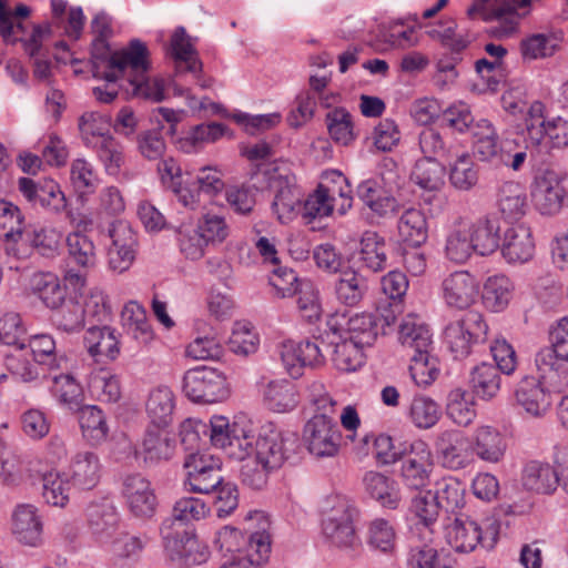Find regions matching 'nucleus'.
<instances>
[{"instance_id":"obj_22","label":"nucleus","mask_w":568,"mask_h":568,"mask_svg":"<svg viewBox=\"0 0 568 568\" xmlns=\"http://www.w3.org/2000/svg\"><path fill=\"white\" fill-rule=\"evenodd\" d=\"M496 205L504 220H521L528 211L526 189L518 182L503 183L497 191Z\"/></svg>"},{"instance_id":"obj_7","label":"nucleus","mask_w":568,"mask_h":568,"mask_svg":"<svg viewBox=\"0 0 568 568\" xmlns=\"http://www.w3.org/2000/svg\"><path fill=\"white\" fill-rule=\"evenodd\" d=\"M534 207L542 215H555L568 203V174L555 170L538 173L531 187Z\"/></svg>"},{"instance_id":"obj_21","label":"nucleus","mask_w":568,"mask_h":568,"mask_svg":"<svg viewBox=\"0 0 568 568\" xmlns=\"http://www.w3.org/2000/svg\"><path fill=\"white\" fill-rule=\"evenodd\" d=\"M501 253L509 263L529 261L535 253V242L530 227L525 224H517L506 230Z\"/></svg>"},{"instance_id":"obj_33","label":"nucleus","mask_w":568,"mask_h":568,"mask_svg":"<svg viewBox=\"0 0 568 568\" xmlns=\"http://www.w3.org/2000/svg\"><path fill=\"white\" fill-rule=\"evenodd\" d=\"M84 344L95 361H101L103 357L113 361L120 353L115 331L109 326L90 327L84 335Z\"/></svg>"},{"instance_id":"obj_35","label":"nucleus","mask_w":568,"mask_h":568,"mask_svg":"<svg viewBox=\"0 0 568 568\" xmlns=\"http://www.w3.org/2000/svg\"><path fill=\"white\" fill-rule=\"evenodd\" d=\"M564 40L561 31H552L548 33H534L520 42V53L525 60L547 59L560 49Z\"/></svg>"},{"instance_id":"obj_27","label":"nucleus","mask_w":568,"mask_h":568,"mask_svg":"<svg viewBox=\"0 0 568 568\" xmlns=\"http://www.w3.org/2000/svg\"><path fill=\"white\" fill-rule=\"evenodd\" d=\"M474 252L481 256L494 253L499 247V221L494 216H484L467 226Z\"/></svg>"},{"instance_id":"obj_9","label":"nucleus","mask_w":568,"mask_h":568,"mask_svg":"<svg viewBox=\"0 0 568 568\" xmlns=\"http://www.w3.org/2000/svg\"><path fill=\"white\" fill-rule=\"evenodd\" d=\"M540 1L530 0L528 7L523 9L517 8L515 0H475L467 13L470 17L479 14L484 20H499V34L508 37L517 31L520 20L530 14L532 4Z\"/></svg>"},{"instance_id":"obj_58","label":"nucleus","mask_w":568,"mask_h":568,"mask_svg":"<svg viewBox=\"0 0 568 568\" xmlns=\"http://www.w3.org/2000/svg\"><path fill=\"white\" fill-rule=\"evenodd\" d=\"M397 444L385 434L365 435L357 445L358 453L364 457H372L378 462H393Z\"/></svg>"},{"instance_id":"obj_64","label":"nucleus","mask_w":568,"mask_h":568,"mask_svg":"<svg viewBox=\"0 0 568 568\" xmlns=\"http://www.w3.org/2000/svg\"><path fill=\"white\" fill-rule=\"evenodd\" d=\"M196 225L207 245L222 244L231 234V227L225 217L213 212L202 214Z\"/></svg>"},{"instance_id":"obj_51","label":"nucleus","mask_w":568,"mask_h":568,"mask_svg":"<svg viewBox=\"0 0 568 568\" xmlns=\"http://www.w3.org/2000/svg\"><path fill=\"white\" fill-rule=\"evenodd\" d=\"M220 471L221 467L215 464H207L194 470H189L183 481L185 490L193 494H210L223 481Z\"/></svg>"},{"instance_id":"obj_39","label":"nucleus","mask_w":568,"mask_h":568,"mask_svg":"<svg viewBox=\"0 0 568 568\" xmlns=\"http://www.w3.org/2000/svg\"><path fill=\"white\" fill-rule=\"evenodd\" d=\"M24 219L20 209L11 202L0 200V239L8 243L7 252L17 255L10 243H18L22 237Z\"/></svg>"},{"instance_id":"obj_49","label":"nucleus","mask_w":568,"mask_h":568,"mask_svg":"<svg viewBox=\"0 0 568 568\" xmlns=\"http://www.w3.org/2000/svg\"><path fill=\"white\" fill-rule=\"evenodd\" d=\"M176 241L180 252L191 261H197L205 254L209 246L197 225L192 221L181 222L175 226Z\"/></svg>"},{"instance_id":"obj_46","label":"nucleus","mask_w":568,"mask_h":568,"mask_svg":"<svg viewBox=\"0 0 568 568\" xmlns=\"http://www.w3.org/2000/svg\"><path fill=\"white\" fill-rule=\"evenodd\" d=\"M558 467L551 464H528L524 469L523 483L529 490L549 494L559 484Z\"/></svg>"},{"instance_id":"obj_45","label":"nucleus","mask_w":568,"mask_h":568,"mask_svg":"<svg viewBox=\"0 0 568 568\" xmlns=\"http://www.w3.org/2000/svg\"><path fill=\"white\" fill-rule=\"evenodd\" d=\"M50 320L58 331L68 334L79 333L85 326V310L82 307V303L69 298L52 312Z\"/></svg>"},{"instance_id":"obj_4","label":"nucleus","mask_w":568,"mask_h":568,"mask_svg":"<svg viewBox=\"0 0 568 568\" xmlns=\"http://www.w3.org/2000/svg\"><path fill=\"white\" fill-rule=\"evenodd\" d=\"M230 459L235 462H282L290 459L283 450L280 430L273 423L261 426L257 436L250 435L245 429L243 438L235 439L230 446Z\"/></svg>"},{"instance_id":"obj_50","label":"nucleus","mask_w":568,"mask_h":568,"mask_svg":"<svg viewBox=\"0 0 568 568\" xmlns=\"http://www.w3.org/2000/svg\"><path fill=\"white\" fill-rule=\"evenodd\" d=\"M474 136V153L481 161H491L499 153L498 134L493 124L486 120H478L471 128Z\"/></svg>"},{"instance_id":"obj_29","label":"nucleus","mask_w":568,"mask_h":568,"mask_svg":"<svg viewBox=\"0 0 568 568\" xmlns=\"http://www.w3.org/2000/svg\"><path fill=\"white\" fill-rule=\"evenodd\" d=\"M337 301L346 306L358 305L368 292L366 277L353 268L342 271L334 285Z\"/></svg>"},{"instance_id":"obj_32","label":"nucleus","mask_w":568,"mask_h":568,"mask_svg":"<svg viewBox=\"0 0 568 568\" xmlns=\"http://www.w3.org/2000/svg\"><path fill=\"white\" fill-rule=\"evenodd\" d=\"M175 407V396L168 386H158L149 394L145 409L152 423L158 428H165L172 422Z\"/></svg>"},{"instance_id":"obj_47","label":"nucleus","mask_w":568,"mask_h":568,"mask_svg":"<svg viewBox=\"0 0 568 568\" xmlns=\"http://www.w3.org/2000/svg\"><path fill=\"white\" fill-rule=\"evenodd\" d=\"M475 396L463 388H455L447 396L448 417L459 426H468L476 418Z\"/></svg>"},{"instance_id":"obj_48","label":"nucleus","mask_w":568,"mask_h":568,"mask_svg":"<svg viewBox=\"0 0 568 568\" xmlns=\"http://www.w3.org/2000/svg\"><path fill=\"white\" fill-rule=\"evenodd\" d=\"M110 118L99 112H85L79 119V131L87 146L95 148L104 139L113 138L110 134Z\"/></svg>"},{"instance_id":"obj_26","label":"nucleus","mask_w":568,"mask_h":568,"mask_svg":"<svg viewBox=\"0 0 568 568\" xmlns=\"http://www.w3.org/2000/svg\"><path fill=\"white\" fill-rule=\"evenodd\" d=\"M500 371L490 363H480L469 372L468 386L474 396L490 400L495 398L501 388Z\"/></svg>"},{"instance_id":"obj_20","label":"nucleus","mask_w":568,"mask_h":568,"mask_svg":"<svg viewBox=\"0 0 568 568\" xmlns=\"http://www.w3.org/2000/svg\"><path fill=\"white\" fill-rule=\"evenodd\" d=\"M343 323L335 318L331 323L334 335L342 333L344 336L354 339L357 344L369 346L377 337V321L371 313H358L349 318H342Z\"/></svg>"},{"instance_id":"obj_24","label":"nucleus","mask_w":568,"mask_h":568,"mask_svg":"<svg viewBox=\"0 0 568 568\" xmlns=\"http://www.w3.org/2000/svg\"><path fill=\"white\" fill-rule=\"evenodd\" d=\"M366 494L387 509H397L402 503V493L397 483L389 476L367 471L363 477Z\"/></svg>"},{"instance_id":"obj_13","label":"nucleus","mask_w":568,"mask_h":568,"mask_svg":"<svg viewBox=\"0 0 568 568\" xmlns=\"http://www.w3.org/2000/svg\"><path fill=\"white\" fill-rule=\"evenodd\" d=\"M303 436L308 452L317 458L334 457L339 450L342 433L337 423L307 420Z\"/></svg>"},{"instance_id":"obj_57","label":"nucleus","mask_w":568,"mask_h":568,"mask_svg":"<svg viewBox=\"0 0 568 568\" xmlns=\"http://www.w3.org/2000/svg\"><path fill=\"white\" fill-rule=\"evenodd\" d=\"M473 252L469 230L466 224H459L448 233L444 253L449 261L463 264L471 256Z\"/></svg>"},{"instance_id":"obj_1","label":"nucleus","mask_w":568,"mask_h":568,"mask_svg":"<svg viewBox=\"0 0 568 568\" xmlns=\"http://www.w3.org/2000/svg\"><path fill=\"white\" fill-rule=\"evenodd\" d=\"M112 69L126 74L131 87V97L161 102L165 99V81L163 78L146 75L150 61L149 50L140 40H132L129 45L115 53L110 59Z\"/></svg>"},{"instance_id":"obj_42","label":"nucleus","mask_w":568,"mask_h":568,"mask_svg":"<svg viewBox=\"0 0 568 568\" xmlns=\"http://www.w3.org/2000/svg\"><path fill=\"white\" fill-rule=\"evenodd\" d=\"M514 285L505 275L489 276L483 287V303L491 312H501L509 304Z\"/></svg>"},{"instance_id":"obj_34","label":"nucleus","mask_w":568,"mask_h":568,"mask_svg":"<svg viewBox=\"0 0 568 568\" xmlns=\"http://www.w3.org/2000/svg\"><path fill=\"white\" fill-rule=\"evenodd\" d=\"M333 335L331 345H333L332 361L335 367L342 372H354L364 363L362 344L344 336L342 333Z\"/></svg>"},{"instance_id":"obj_43","label":"nucleus","mask_w":568,"mask_h":568,"mask_svg":"<svg viewBox=\"0 0 568 568\" xmlns=\"http://www.w3.org/2000/svg\"><path fill=\"white\" fill-rule=\"evenodd\" d=\"M325 123L329 138L339 145L348 146L357 139L352 114L344 108L327 112Z\"/></svg>"},{"instance_id":"obj_61","label":"nucleus","mask_w":568,"mask_h":568,"mask_svg":"<svg viewBox=\"0 0 568 568\" xmlns=\"http://www.w3.org/2000/svg\"><path fill=\"white\" fill-rule=\"evenodd\" d=\"M399 478L409 490H428L429 486L437 483L433 464H402Z\"/></svg>"},{"instance_id":"obj_23","label":"nucleus","mask_w":568,"mask_h":568,"mask_svg":"<svg viewBox=\"0 0 568 568\" xmlns=\"http://www.w3.org/2000/svg\"><path fill=\"white\" fill-rule=\"evenodd\" d=\"M12 534L26 546L37 547L42 541V523L37 508L29 504L17 506L12 516Z\"/></svg>"},{"instance_id":"obj_36","label":"nucleus","mask_w":568,"mask_h":568,"mask_svg":"<svg viewBox=\"0 0 568 568\" xmlns=\"http://www.w3.org/2000/svg\"><path fill=\"white\" fill-rule=\"evenodd\" d=\"M506 448V439L495 428L484 426L476 430L473 450L478 458L485 462H499L504 458Z\"/></svg>"},{"instance_id":"obj_52","label":"nucleus","mask_w":568,"mask_h":568,"mask_svg":"<svg viewBox=\"0 0 568 568\" xmlns=\"http://www.w3.org/2000/svg\"><path fill=\"white\" fill-rule=\"evenodd\" d=\"M317 189L341 201L337 209L341 215L351 209L353 203L352 189L347 178L339 171L331 170L324 172Z\"/></svg>"},{"instance_id":"obj_6","label":"nucleus","mask_w":568,"mask_h":568,"mask_svg":"<svg viewBox=\"0 0 568 568\" xmlns=\"http://www.w3.org/2000/svg\"><path fill=\"white\" fill-rule=\"evenodd\" d=\"M182 388L185 396L195 403H217L226 399L230 395L223 373L207 366H197L186 371Z\"/></svg>"},{"instance_id":"obj_60","label":"nucleus","mask_w":568,"mask_h":568,"mask_svg":"<svg viewBox=\"0 0 568 568\" xmlns=\"http://www.w3.org/2000/svg\"><path fill=\"white\" fill-rule=\"evenodd\" d=\"M69 258L81 267H92L97 262L93 241L84 233L73 232L67 237Z\"/></svg>"},{"instance_id":"obj_41","label":"nucleus","mask_w":568,"mask_h":568,"mask_svg":"<svg viewBox=\"0 0 568 568\" xmlns=\"http://www.w3.org/2000/svg\"><path fill=\"white\" fill-rule=\"evenodd\" d=\"M501 103L505 111L513 115H523L526 125L542 118L545 105L540 101L529 103L526 92L521 88H511L501 95Z\"/></svg>"},{"instance_id":"obj_12","label":"nucleus","mask_w":568,"mask_h":568,"mask_svg":"<svg viewBox=\"0 0 568 568\" xmlns=\"http://www.w3.org/2000/svg\"><path fill=\"white\" fill-rule=\"evenodd\" d=\"M108 234L112 244L108 251V261L111 270L123 273L132 265L138 239L136 234L125 221H114L110 224Z\"/></svg>"},{"instance_id":"obj_59","label":"nucleus","mask_w":568,"mask_h":568,"mask_svg":"<svg viewBox=\"0 0 568 568\" xmlns=\"http://www.w3.org/2000/svg\"><path fill=\"white\" fill-rule=\"evenodd\" d=\"M210 514V507L197 497H182L178 499L172 509V517L164 521H171L172 527L179 523L187 525L192 521H199Z\"/></svg>"},{"instance_id":"obj_31","label":"nucleus","mask_w":568,"mask_h":568,"mask_svg":"<svg viewBox=\"0 0 568 568\" xmlns=\"http://www.w3.org/2000/svg\"><path fill=\"white\" fill-rule=\"evenodd\" d=\"M171 55L175 61V73H197L202 70V62L199 60L195 49L183 27L175 29L170 42Z\"/></svg>"},{"instance_id":"obj_54","label":"nucleus","mask_w":568,"mask_h":568,"mask_svg":"<svg viewBox=\"0 0 568 568\" xmlns=\"http://www.w3.org/2000/svg\"><path fill=\"white\" fill-rule=\"evenodd\" d=\"M367 545L376 551L392 554L396 544V531L393 524L385 518H375L367 525Z\"/></svg>"},{"instance_id":"obj_30","label":"nucleus","mask_w":568,"mask_h":568,"mask_svg":"<svg viewBox=\"0 0 568 568\" xmlns=\"http://www.w3.org/2000/svg\"><path fill=\"white\" fill-rule=\"evenodd\" d=\"M397 231L402 242L412 247H419L428 239L426 215L419 209L405 210L398 219Z\"/></svg>"},{"instance_id":"obj_55","label":"nucleus","mask_w":568,"mask_h":568,"mask_svg":"<svg viewBox=\"0 0 568 568\" xmlns=\"http://www.w3.org/2000/svg\"><path fill=\"white\" fill-rule=\"evenodd\" d=\"M456 28L455 20L448 19L432 26L426 33L430 39L438 41L444 48L448 49L452 54H459L469 45L470 40L456 33Z\"/></svg>"},{"instance_id":"obj_28","label":"nucleus","mask_w":568,"mask_h":568,"mask_svg":"<svg viewBox=\"0 0 568 568\" xmlns=\"http://www.w3.org/2000/svg\"><path fill=\"white\" fill-rule=\"evenodd\" d=\"M122 325L126 334L139 345L146 346L154 339L153 328L142 305L131 301L121 313Z\"/></svg>"},{"instance_id":"obj_14","label":"nucleus","mask_w":568,"mask_h":568,"mask_svg":"<svg viewBox=\"0 0 568 568\" xmlns=\"http://www.w3.org/2000/svg\"><path fill=\"white\" fill-rule=\"evenodd\" d=\"M122 485V493L131 513L140 518L152 517L158 501L150 481L140 474H129L123 477Z\"/></svg>"},{"instance_id":"obj_10","label":"nucleus","mask_w":568,"mask_h":568,"mask_svg":"<svg viewBox=\"0 0 568 568\" xmlns=\"http://www.w3.org/2000/svg\"><path fill=\"white\" fill-rule=\"evenodd\" d=\"M160 531L164 540V547L173 560H179L182 565L191 567L204 564L209 559L207 546L185 530L182 534L172 531L171 521H163Z\"/></svg>"},{"instance_id":"obj_62","label":"nucleus","mask_w":568,"mask_h":568,"mask_svg":"<svg viewBox=\"0 0 568 568\" xmlns=\"http://www.w3.org/2000/svg\"><path fill=\"white\" fill-rule=\"evenodd\" d=\"M226 129L224 124L217 122L199 124L180 141V148L185 152H193L205 143L217 141L225 134Z\"/></svg>"},{"instance_id":"obj_17","label":"nucleus","mask_w":568,"mask_h":568,"mask_svg":"<svg viewBox=\"0 0 568 568\" xmlns=\"http://www.w3.org/2000/svg\"><path fill=\"white\" fill-rule=\"evenodd\" d=\"M358 271L379 273L387 265V245L385 239L376 232L366 231L359 240V247L354 254Z\"/></svg>"},{"instance_id":"obj_18","label":"nucleus","mask_w":568,"mask_h":568,"mask_svg":"<svg viewBox=\"0 0 568 568\" xmlns=\"http://www.w3.org/2000/svg\"><path fill=\"white\" fill-rule=\"evenodd\" d=\"M398 342L407 356L425 354L434 348L428 325L415 315H407L402 321Z\"/></svg>"},{"instance_id":"obj_40","label":"nucleus","mask_w":568,"mask_h":568,"mask_svg":"<svg viewBox=\"0 0 568 568\" xmlns=\"http://www.w3.org/2000/svg\"><path fill=\"white\" fill-rule=\"evenodd\" d=\"M87 516L90 530L99 538L110 537L119 523L116 509L109 500L91 504Z\"/></svg>"},{"instance_id":"obj_11","label":"nucleus","mask_w":568,"mask_h":568,"mask_svg":"<svg viewBox=\"0 0 568 568\" xmlns=\"http://www.w3.org/2000/svg\"><path fill=\"white\" fill-rule=\"evenodd\" d=\"M440 296L449 310H468L478 300L479 283L468 271H455L442 281Z\"/></svg>"},{"instance_id":"obj_25","label":"nucleus","mask_w":568,"mask_h":568,"mask_svg":"<svg viewBox=\"0 0 568 568\" xmlns=\"http://www.w3.org/2000/svg\"><path fill=\"white\" fill-rule=\"evenodd\" d=\"M527 134L531 143L538 145L548 139L554 148L562 149L568 145V121L561 116L545 120L544 116L535 122H528Z\"/></svg>"},{"instance_id":"obj_2","label":"nucleus","mask_w":568,"mask_h":568,"mask_svg":"<svg viewBox=\"0 0 568 568\" xmlns=\"http://www.w3.org/2000/svg\"><path fill=\"white\" fill-rule=\"evenodd\" d=\"M357 514L354 503L344 495L333 494L324 499L322 531L331 546L346 554H356L362 549V540L354 526Z\"/></svg>"},{"instance_id":"obj_16","label":"nucleus","mask_w":568,"mask_h":568,"mask_svg":"<svg viewBox=\"0 0 568 568\" xmlns=\"http://www.w3.org/2000/svg\"><path fill=\"white\" fill-rule=\"evenodd\" d=\"M258 392L263 405L274 413L291 412L298 404L296 387L286 378L262 382Z\"/></svg>"},{"instance_id":"obj_3","label":"nucleus","mask_w":568,"mask_h":568,"mask_svg":"<svg viewBox=\"0 0 568 568\" xmlns=\"http://www.w3.org/2000/svg\"><path fill=\"white\" fill-rule=\"evenodd\" d=\"M255 178L274 191L272 209L282 224L293 221L303 210V193L296 184L291 165L285 161L264 164L255 173Z\"/></svg>"},{"instance_id":"obj_44","label":"nucleus","mask_w":568,"mask_h":568,"mask_svg":"<svg viewBox=\"0 0 568 568\" xmlns=\"http://www.w3.org/2000/svg\"><path fill=\"white\" fill-rule=\"evenodd\" d=\"M71 487L64 468H53L42 474V497L49 505L64 507L69 501Z\"/></svg>"},{"instance_id":"obj_5","label":"nucleus","mask_w":568,"mask_h":568,"mask_svg":"<svg viewBox=\"0 0 568 568\" xmlns=\"http://www.w3.org/2000/svg\"><path fill=\"white\" fill-rule=\"evenodd\" d=\"M400 187V176L394 169H384L375 178L361 182L358 199L379 217L394 214L399 204L395 193Z\"/></svg>"},{"instance_id":"obj_19","label":"nucleus","mask_w":568,"mask_h":568,"mask_svg":"<svg viewBox=\"0 0 568 568\" xmlns=\"http://www.w3.org/2000/svg\"><path fill=\"white\" fill-rule=\"evenodd\" d=\"M445 538L457 552H470L483 538L480 526L466 515L456 516L445 526Z\"/></svg>"},{"instance_id":"obj_37","label":"nucleus","mask_w":568,"mask_h":568,"mask_svg":"<svg viewBox=\"0 0 568 568\" xmlns=\"http://www.w3.org/2000/svg\"><path fill=\"white\" fill-rule=\"evenodd\" d=\"M174 443L161 429H148L141 445L135 450L136 458L144 462L168 460L173 457Z\"/></svg>"},{"instance_id":"obj_53","label":"nucleus","mask_w":568,"mask_h":568,"mask_svg":"<svg viewBox=\"0 0 568 568\" xmlns=\"http://www.w3.org/2000/svg\"><path fill=\"white\" fill-rule=\"evenodd\" d=\"M445 168L439 160L420 159L415 163L412 180L423 190L434 192L442 189Z\"/></svg>"},{"instance_id":"obj_15","label":"nucleus","mask_w":568,"mask_h":568,"mask_svg":"<svg viewBox=\"0 0 568 568\" xmlns=\"http://www.w3.org/2000/svg\"><path fill=\"white\" fill-rule=\"evenodd\" d=\"M515 398L526 414L531 417H542L551 406V394L540 378L524 377L517 385Z\"/></svg>"},{"instance_id":"obj_38","label":"nucleus","mask_w":568,"mask_h":568,"mask_svg":"<svg viewBox=\"0 0 568 568\" xmlns=\"http://www.w3.org/2000/svg\"><path fill=\"white\" fill-rule=\"evenodd\" d=\"M211 434L210 439L214 447L221 448L225 453V457L230 458V446L235 439L243 438L245 433L244 418H239L229 423L224 416H213L210 420Z\"/></svg>"},{"instance_id":"obj_8","label":"nucleus","mask_w":568,"mask_h":568,"mask_svg":"<svg viewBox=\"0 0 568 568\" xmlns=\"http://www.w3.org/2000/svg\"><path fill=\"white\" fill-rule=\"evenodd\" d=\"M488 325L479 312H468L460 320L449 323L445 328V341L454 354L462 359L471 353L475 344L486 341Z\"/></svg>"},{"instance_id":"obj_56","label":"nucleus","mask_w":568,"mask_h":568,"mask_svg":"<svg viewBox=\"0 0 568 568\" xmlns=\"http://www.w3.org/2000/svg\"><path fill=\"white\" fill-rule=\"evenodd\" d=\"M308 398L314 415L308 420L324 419L329 423H337V400L325 389V386L320 382H314L308 387Z\"/></svg>"},{"instance_id":"obj_63","label":"nucleus","mask_w":568,"mask_h":568,"mask_svg":"<svg viewBox=\"0 0 568 568\" xmlns=\"http://www.w3.org/2000/svg\"><path fill=\"white\" fill-rule=\"evenodd\" d=\"M91 393L101 402L113 403L121 396L119 378L108 369H98L89 381Z\"/></svg>"}]
</instances>
